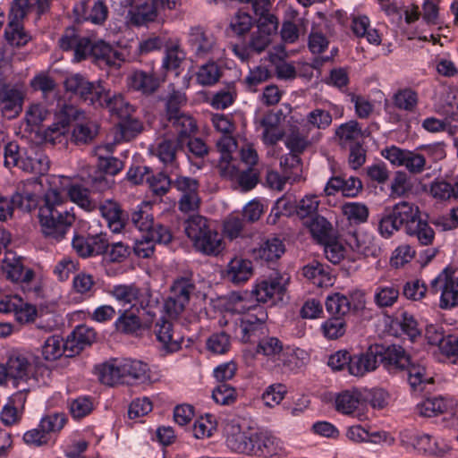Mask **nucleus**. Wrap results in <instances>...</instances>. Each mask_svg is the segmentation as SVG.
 <instances>
[{"label": "nucleus", "mask_w": 458, "mask_h": 458, "mask_svg": "<svg viewBox=\"0 0 458 458\" xmlns=\"http://www.w3.org/2000/svg\"><path fill=\"white\" fill-rule=\"evenodd\" d=\"M65 197L57 189H49L38 209V222L44 238L52 244L66 238L75 222L74 214L65 207Z\"/></svg>", "instance_id": "f257e3e1"}, {"label": "nucleus", "mask_w": 458, "mask_h": 458, "mask_svg": "<svg viewBox=\"0 0 458 458\" xmlns=\"http://www.w3.org/2000/svg\"><path fill=\"white\" fill-rule=\"evenodd\" d=\"M226 445L232 451L259 458H272L284 449L283 442L269 430L259 429L250 434L238 431L228 435Z\"/></svg>", "instance_id": "f03ea898"}, {"label": "nucleus", "mask_w": 458, "mask_h": 458, "mask_svg": "<svg viewBox=\"0 0 458 458\" xmlns=\"http://www.w3.org/2000/svg\"><path fill=\"white\" fill-rule=\"evenodd\" d=\"M2 271L5 278L19 286L28 299L37 300L44 296L41 279L32 268L24 265L21 257H6Z\"/></svg>", "instance_id": "7ed1b4c3"}, {"label": "nucleus", "mask_w": 458, "mask_h": 458, "mask_svg": "<svg viewBox=\"0 0 458 458\" xmlns=\"http://www.w3.org/2000/svg\"><path fill=\"white\" fill-rule=\"evenodd\" d=\"M420 214L418 205L402 200L385 208L378 221V232L382 237L388 239L401 229L405 231Z\"/></svg>", "instance_id": "20e7f679"}, {"label": "nucleus", "mask_w": 458, "mask_h": 458, "mask_svg": "<svg viewBox=\"0 0 458 458\" xmlns=\"http://www.w3.org/2000/svg\"><path fill=\"white\" fill-rule=\"evenodd\" d=\"M85 104L94 108L107 109L118 117H124L131 112H134L133 106L125 101L121 93L111 90L102 81H92Z\"/></svg>", "instance_id": "39448f33"}, {"label": "nucleus", "mask_w": 458, "mask_h": 458, "mask_svg": "<svg viewBox=\"0 0 458 458\" xmlns=\"http://www.w3.org/2000/svg\"><path fill=\"white\" fill-rule=\"evenodd\" d=\"M187 45L191 58L196 62L216 59L221 55L217 38L212 31L199 25L190 28Z\"/></svg>", "instance_id": "423d86ee"}, {"label": "nucleus", "mask_w": 458, "mask_h": 458, "mask_svg": "<svg viewBox=\"0 0 458 458\" xmlns=\"http://www.w3.org/2000/svg\"><path fill=\"white\" fill-rule=\"evenodd\" d=\"M151 206L147 202H141L131 214V222L149 237L156 240L159 244H168L172 242L173 235L170 229L159 223H155L153 215L150 213Z\"/></svg>", "instance_id": "0eeeda50"}, {"label": "nucleus", "mask_w": 458, "mask_h": 458, "mask_svg": "<svg viewBox=\"0 0 458 458\" xmlns=\"http://www.w3.org/2000/svg\"><path fill=\"white\" fill-rule=\"evenodd\" d=\"M29 7L30 0H13L12 3L9 21L4 30V37L12 46H24L30 39V36L24 31L21 23Z\"/></svg>", "instance_id": "6e6552de"}, {"label": "nucleus", "mask_w": 458, "mask_h": 458, "mask_svg": "<svg viewBox=\"0 0 458 458\" xmlns=\"http://www.w3.org/2000/svg\"><path fill=\"white\" fill-rule=\"evenodd\" d=\"M37 358L27 352L14 350L8 355L6 365L9 369L10 379H13L15 385L20 381L26 382L34 377L36 369L47 370L43 365H38Z\"/></svg>", "instance_id": "1a4fd4ad"}, {"label": "nucleus", "mask_w": 458, "mask_h": 458, "mask_svg": "<svg viewBox=\"0 0 458 458\" xmlns=\"http://www.w3.org/2000/svg\"><path fill=\"white\" fill-rule=\"evenodd\" d=\"M288 282V276L276 274L275 276L257 281L252 288V294L257 302H270L271 305H274L277 301H283Z\"/></svg>", "instance_id": "9d476101"}, {"label": "nucleus", "mask_w": 458, "mask_h": 458, "mask_svg": "<svg viewBox=\"0 0 458 458\" xmlns=\"http://www.w3.org/2000/svg\"><path fill=\"white\" fill-rule=\"evenodd\" d=\"M429 288L433 293L441 292L440 308L450 309L458 304V278L448 267L431 280Z\"/></svg>", "instance_id": "9b49d317"}, {"label": "nucleus", "mask_w": 458, "mask_h": 458, "mask_svg": "<svg viewBox=\"0 0 458 458\" xmlns=\"http://www.w3.org/2000/svg\"><path fill=\"white\" fill-rule=\"evenodd\" d=\"M195 284L191 279L181 277L171 286L170 295L165 302V309L172 318H177L189 304Z\"/></svg>", "instance_id": "f8f14e48"}, {"label": "nucleus", "mask_w": 458, "mask_h": 458, "mask_svg": "<svg viewBox=\"0 0 458 458\" xmlns=\"http://www.w3.org/2000/svg\"><path fill=\"white\" fill-rule=\"evenodd\" d=\"M401 440L404 445L425 454L441 456L449 450V446L445 443L425 433L404 430L401 433Z\"/></svg>", "instance_id": "ddd939ff"}, {"label": "nucleus", "mask_w": 458, "mask_h": 458, "mask_svg": "<svg viewBox=\"0 0 458 458\" xmlns=\"http://www.w3.org/2000/svg\"><path fill=\"white\" fill-rule=\"evenodd\" d=\"M267 313L264 308H256V312L244 315L236 329V336L242 343L254 342L265 333Z\"/></svg>", "instance_id": "4468645a"}, {"label": "nucleus", "mask_w": 458, "mask_h": 458, "mask_svg": "<svg viewBox=\"0 0 458 458\" xmlns=\"http://www.w3.org/2000/svg\"><path fill=\"white\" fill-rule=\"evenodd\" d=\"M94 42L89 38L81 36L74 27L67 28L59 38V47L64 51H73V60L81 62L91 55Z\"/></svg>", "instance_id": "2eb2a0df"}, {"label": "nucleus", "mask_w": 458, "mask_h": 458, "mask_svg": "<svg viewBox=\"0 0 458 458\" xmlns=\"http://www.w3.org/2000/svg\"><path fill=\"white\" fill-rule=\"evenodd\" d=\"M232 158L228 151L223 152L219 161V169L223 176L233 177L237 174V182L244 191L252 190L259 182V173L254 167L237 172L235 166L230 163Z\"/></svg>", "instance_id": "dca6fc26"}, {"label": "nucleus", "mask_w": 458, "mask_h": 458, "mask_svg": "<svg viewBox=\"0 0 458 458\" xmlns=\"http://www.w3.org/2000/svg\"><path fill=\"white\" fill-rule=\"evenodd\" d=\"M127 6V18L130 24L141 27L153 22L157 18L159 11L149 0H124Z\"/></svg>", "instance_id": "f3484780"}, {"label": "nucleus", "mask_w": 458, "mask_h": 458, "mask_svg": "<svg viewBox=\"0 0 458 458\" xmlns=\"http://www.w3.org/2000/svg\"><path fill=\"white\" fill-rule=\"evenodd\" d=\"M179 150H181V146L178 141L168 137L158 138L150 148L152 155L157 157L164 166L169 169L170 173L179 169L177 159Z\"/></svg>", "instance_id": "a211bd4d"}, {"label": "nucleus", "mask_w": 458, "mask_h": 458, "mask_svg": "<svg viewBox=\"0 0 458 458\" xmlns=\"http://www.w3.org/2000/svg\"><path fill=\"white\" fill-rule=\"evenodd\" d=\"M378 361H380L389 373L397 374L404 371L405 368L410 364L411 356L400 345H390L385 348L379 345Z\"/></svg>", "instance_id": "6ab92c4d"}, {"label": "nucleus", "mask_w": 458, "mask_h": 458, "mask_svg": "<svg viewBox=\"0 0 458 458\" xmlns=\"http://www.w3.org/2000/svg\"><path fill=\"white\" fill-rule=\"evenodd\" d=\"M154 333L165 354L178 352L182 348L183 337L174 331L172 322L166 319L158 320L155 325Z\"/></svg>", "instance_id": "aec40b11"}, {"label": "nucleus", "mask_w": 458, "mask_h": 458, "mask_svg": "<svg viewBox=\"0 0 458 458\" xmlns=\"http://www.w3.org/2000/svg\"><path fill=\"white\" fill-rule=\"evenodd\" d=\"M95 330L87 325L77 326L67 336L64 347L67 352V357L79 354L86 347L90 346L96 340Z\"/></svg>", "instance_id": "412c9836"}, {"label": "nucleus", "mask_w": 458, "mask_h": 458, "mask_svg": "<svg viewBox=\"0 0 458 458\" xmlns=\"http://www.w3.org/2000/svg\"><path fill=\"white\" fill-rule=\"evenodd\" d=\"M84 117L85 113L81 109L72 105L64 104L56 114L55 122L48 127L47 135L52 140L57 139L69 131L72 122L82 120Z\"/></svg>", "instance_id": "4be33fe9"}, {"label": "nucleus", "mask_w": 458, "mask_h": 458, "mask_svg": "<svg viewBox=\"0 0 458 458\" xmlns=\"http://www.w3.org/2000/svg\"><path fill=\"white\" fill-rule=\"evenodd\" d=\"M90 57L93 63L102 69L106 67L119 68L124 60L121 52L104 40L94 42L91 47Z\"/></svg>", "instance_id": "5701e85b"}, {"label": "nucleus", "mask_w": 458, "mask_h": 458, "mask_svg": "<svg viewBox=\"0 0 458 458\" xmlns=\"http://www.w3.org/2000/svg\"><path fill=\"white\" fill-rule=\"evenodd\" d=\"M22 104L23 96L20 89L7 83L0 88L1 113L4 118H16L22 111Z\"/></svg>", "instance_id": "b1692460"}, {"label": "nucleus", "mask_w": 458, "mask_h": 458, "mask_svg": "<svg viewBox=\"0 0 458 458\" xmlns=\"http://www.w3.org/2000/svg\"><path fill=\"white\" fill-rule=\"evenodd\" d=\"M379 345L370 346L365 352L350 356L348 371L355 377H362L377 369L378 363Z\"/></svg>", "instance_id": "393cba45"}, {"label": "nucleus", "mask_w": 458, "mask_h": 458, "mask_svg": "<svg viewBox=\"0 0 458 458\" xmlns=\"http://www.w3.org/2000/svg\"><path fill=\"white\" fill-rule=\"evenodd\" d=\"M192 247L203 255L216 257L225 250V242L222 234L211 225L201 237L197 238Z\"/></svg>", "instance_id": "a878e982"}, {"label": "nucleus", "mask_w": 458, "mask_h": 458, "mask_svg": "<svg viewBox=\"0 0 458 458\" xmlns=\"http://www.w3.org/2000/svg\"><path fill=\"white\" fill-rule=\"evenodd\" d=\"M362 189L363 184L358 177L333 176L326 184L324 191L327 196H332L341 191L344 197L354 198L359 195Z\"/></svg>", "instance_id": "bb28decb"}, {"label": "nucleus", "mask_w": 458, "mask_h": 458, "mask_svg": "<svg viewBox=\"0 0 458 458\" xmlns=\"http://www.w3.org/2000/svg\"><path fill=\"white\" fill-rule=\"evenodd\" d=\"M271 42V38L256 30L251 33L247 43L235 44L233 47V51L238 58L245 62L253 55H259L264 52Z\"/></svg>", "instance_id": "cd10ccee"}, {"label": "nucleus", "mask_w": 458, "mask_h": 458, "mask_svg": "<svg viewBox=\"0 0 458 458\" xmlns=\"http://www.w3.org/2000/svg\"><path fill=\"white\" fill-rule=\"evenodd\" d=\"M49 167L48 157L42 150L30 148V150H24V157L20 161L19 169L25 173L44 175L48 172Z\"/></svg>", "instance_id": "c85d7f7f"}, {"label": "nucleus", "mask_w": 458, "mask_h": 458, "mask_svg": "<svg viewBox=\"0 0 458 458\" xmlns=\"http://www.w3.org/2000/svg\"><path fill=\"white\" fill-rule=\"evenodd\" d=\"M33 195L30 193L22 194L14 192L11 198L0 197V221L4 222L11 218L15 208L30 212L31 210V202Z\"/></svg>", "instance_id": "c756f323"}, {"label": "nucleus", "mask_w": 458, "mask_h": 458, "mask_svg": "<svg viewBox=\"0 0 458 458\" xmlns=\"http://www.w3.org/2000/svg\"><path fill=\"white\" fill-rule=\"evenodd\" d=\"M99 212L107 223L108 228L114 233H121L128 218L120 205L111 199L105 200L99 207Z\"/></svg>", "instance_id": "7c9ffc66"}, {"label": "nucleus", "mask_w": 458, "mask_h": 458, "mask_svg": "<svg viewBox=\"0 0 458 458\" xmlns=\"http://www.w3.org/2000/svg\"><path fill=\"white\" fill-rule=\"evenodd\" d=\"M330 266L312 260L302 267V276L313 284L323 287L331 285L333 278Z\"/></svg>", "instance_id": "2f4dec72"}, {"label": "nucleus", "mask_w": 458, "mask_h": 458, "mask_svg": "<svg viewBox=\"0 0 458 458\" xmlns=\"http://www.w3.org/2000/svg\"><path fill=\"white\" fill-rule=\"evenodd\" d=\"M172 129L174 132V140L178 144L183 142L192 136L196 135L199 131L197 121L189 114H181L178 117H172L169 121Z\"/></svg>", "instance_id": "473e14b6"}, {"label": "nucleus", "mask_w": 458, "mask_h": 458, "mask_svg": "<svg viewBox=\"0 0 458 458\" xmlns=\"http://www.w3.org/2000/svg\"><path fill=\"white\" fill-rule=\"evenodd\" d=\"M121 367L126 383H130L131 380L138 383H146L150 380V369L146 362L124 358L122 359Z\"/></svg>", "instance_id": "72a5a7b5"}, {"label": "nucleus", "mask_w": 458, "mask_h": 458, "mask_svg": "<svg viewBox=\"0 0 458 458\" xmlns=\"http://www.w3.org/2000/svg\"><path fill=\"white\" fill-rule=\"evenodd\" d=\"M363 395L362 391L358 389L342 391L335 395V408L342 414H352L360 405L364 403Z\"/></svg>", "instance_id": "f704fd0d"}, {"label": "nucleus", "mask_w": 458, "mask_h": 458, "mask_svg": "<svg viewBox=\"0 0 458 458\" xmlns=\"http://www.w3.org/2000/svg\"><path fill=\"white\" fill-rule=\"evenodd\" d=\"M121 365L122 359L115 358L97 366L96 370L100 382L110 386L118 383H124Z\"/></svg>", "instance_id": "c9c22d12"}, {"label": "nucleus", "mask_w": 458, "mask_h": 458, "mask_svg": "<svg viewBox=\"0 0 458 458\" xmlns=\"http://www.w3.org/2000/svg\"><path fill=\"white\" fill-rule=\"evenodd\" d=\"M130 86L145 95L154 93L160 85V78L154 72L137 70L129 77Z\"/></svg>", "instance_id": "e433bc0d"}, {"label": "nucleus", "mask_w": 458, "mask_h": 458, "mask_svg": "<svg viewBox=\"0 0 458 458\" xmlns=\"http://www.w3.org/2000/svg\"><path fill=\"white\" fill-rule=\"evenodd\" d=\"M303 224L309 229L312 237L319 243L327 242L334 238L332 224L320 215H315Z\"/></svg>", "instance_id": "4c0bfd02"}, {"label": "nucleus", "mask_w": 458, "mask_h": 458, "mask_svg": "<svg viewBox=\"0 0 458 458\" xmlns=\"http://www.w3.org/2000/svg\"><path fill=\"white\" fill-rule=\"evenodd\" d=\"M252 276V265L250 260L233 259L227 265L225 278L234 284L248 281Z\"/></svg>", "instance_id": "58836bf2"}, {"label": "nucleus", "mask_w": 458, "mask_h": 458, "mask_svg": "<svg viewBox=\"0 0 458 458\" xmlns=\"http://www.w3.org/2000/svg\"><path fill=\"white\" fill-rule=\"evenodd\" d=\"M404 232L410 237L416 238L420 244L425 246L432 244L435 239L434 229L429 225L426 219L421 217V214Z\"/></svg>", "instance_id": "ea45409f"}, {"label": "nucleus", "mask_w": 458, "mask_h": 458, "mask_svg": "<svg viewBox=\"0 0 458 458\" xmlns=\"http://www.w3.org/2000/svg\"><path fill=\"white\" fill-rule=\"evenodd\" d=\"M65 91L77 98L80 101L86 103L92 86V81L80 73L67 77L64 82Z\"/></svg>", "instance_id": "a19ab883"}, {"label": "nucleus", "mask_w": 458, "mask_h": 458, "mask_svg": "<svg viewBox=\"0 0 458 458\" xmlns=\"http://www.w3.org/2000/svg\"><path fill=\"white\" fill-rule=\"evenodd\" d=\"M73 11L78 19L81 18L84 21H89L97 25L103 24L108 16V8L104 1L101 0H98L94 3L88 14L85 13L84 3L75 5Z\"/></svg>", "instance_id": "79ce46f5"}, {"label": "nucleus", "mask_w": 458, "mask_h": 458, "mask_svg": "<svg viewBox=\"0 0 458 458\" xmlns=\"http://www.w3.org/2000/svg\"><path fill=\"white\" fill-rule=\"evenodd\" d=\"M213 224L204 216L194 214L190 215L183 221V230L186 236L193 244L198 237H201Z\"/></svg>", "instance_id": "37998d69"}, {"label": "nucleus", "mask_w": 458, "mask_h": 458, "mask_svg": "<svg viewBox=\"0 0 458 458\" xmlns=\"http://www.w3.org/2000/svg\"><path fill=\"white\" fill-rule=\"evenodd\" d=\"M196 72V80L202 86L216 84L222 76V69L215 59H206Z\"/></svg>", "instance_id": "c03bdc74"}, {"label": "nucleus", "mask_w": 458, "mask_h": 458, "mask_svg": "<svg viewBox=\"0 0 458 458\" xmlns=\"http://www.w3.org/2000/svg\"><path fill=\"white\" fill-rule=\"evenodd\" d=\"M231 301L233 304V311L241 314H250L256 312V308H263L257 302L252 290L250 292H233L231 294Z\"/></svg>", "instance_id": "a18cd8bd"}, {"label": "nucleus", "mask_w": 458, "mask_h": 458, "mask_svg": "<svg viewBox=\"0 0 458 458\" xmlns=\"http://www.w3.org/2000/svg\"><path fill=\"white\" fill-rule=\"evenodd\" d=\"M326 310L331 317L344 318L347 316L352 309L350 298L340 293H335L326 299Z\"/></svg>", "instance_id": "49530a36"}, {"label": "nucleus", "mask_w": 458, "mask_h": 458, "mask_svg": "<svg viewBox=\"0 0 458 458\" xmlns=\"http://www.w3.org/2000/svg\"><path fill=\"white\" fill-rule=\"evenodd\" d=\"M117 331L132 335L138 333L142 328L141 320L131 310H119V317L114 322Z\"/></svg>", "instance_id": "de8ad7c7"}, {"label": "nucleus", "mask_w": 458, "mask_h": 458, "mask_svg": "<svg viewBox=\"0 0 458 458\" xmlns=\"http://www.w3.org/2000/svg\"><path fill=\"white\" fill-rule=\"evenodd\" d=\"M393 104L399 110L406 112H414L419 103V95L411 88H403L398 89L393 95Z\"/></svg>", "instance_id": "09e8293b"}, {"label": "nucleus", "mask_w": 458, "mask_h": 458, "mask_svg": "<svg viewBox=\"0 0 458 458\" xmlns=\"http://www.w3.org/2000/svg\"><path fill=\"white\" fill-rule=\"evenodd\" d=\"M179 146H181V150L185 151L190 162H192L193 159H203L209 152V148L206 141L199 137H196V135Z\"/></svg>", "instance_id": "8fccbe9b"}, {"label": "nucleus", "mask_w": 458, "mask_h": 458, "mask_svg": "<svg viewBox=\"0 0 458 458\" xmlns=\"http://www.w3.org/2000/svg\"><path fill=\"white\" fill-rule=\"evenodd\" d=\"M284 252L283 242L277 238L266 241L257 250L258 257L267 262L276 260Z\"/></svg>", "instance_id": "3c124183"}, {"label": "nucleus", "mask_w": 458, "mask_h": 458, "mask_svg": "<svg viewBox=\"0 0 458 458\" xmlns=\"http://www.w3.org/2000/svg\"><path fill=\"white\" fill-rule=\"evenodd\" d=\"M67 195L72 202L76 203L85 210L90 211L96 206L89 198V190L81 184H70L67 187Z\"/></svg>", "instance_id": "603ef678"}, {"label": "nucleus", "mask_w": 458, "mask_h": 458, "mask_svg": "<svg viewBox=\"0 0 458 458\" xmlns=\"http://www.w3.org/2000/svg\"><path fill=\"white\" fill-rule=\"evenodd\" d=\"M399 288L395 284L377 287L374 295L375 303L380 308L392 307L398 300Z\"/></svg>", "instance_id": "864d4df0"}, {"label": "nucleus", "mask_w": 458, "mask_h": 458, "mask_svg": "<svg viewBox=\"0 0 458 458\" xmlns=\"http://www.w3.org/2000/svg\"><path fill=\"white\" fill-rule=\"evenodd\" d=\"M64 342L59 335L47 337L42 346L43 358L46 360H55L63 354L67 356V352L64 347Z\"/></svg>", "instance_id": "5fc2aeb1"}, {"label": "nucleus", "mask_w": 458, "mask_h": 458, "mask_svg": "<svg viewBox=\"0 0 458 458\" xmlns=\"http://www.w3.org/2000/svg\"><path fill=\"white\" fill-rule=\"evenodd\" d=\"M185 53L179 44H174L166 47L165 56L162 61V69L165 72L177 70L183 60Z\"/></svg>", "instance_id": "6e6d98bb"}, {"label": "nucleus", "mask_w": 458, "mask_h": 458, "mask_svg": "<svg viewBox=\"0 0 458 458\" xmlns=\"http://www.w3.org/2000/svg\"><path fill=\"white\" fill-rule=\"evenodd\" d=\"M109 293L120 304H129L133 307L135 299L137 298L138 294V286L134 284H116L113 286Z\"/></svg>", "instance_id": "4d7b16f0"}, {"label": "nucleus", "mask_w": 458, "mask_h": 458, "mask_svg": "<svg viewBox=\"0 0 458 458\" xmlns=\"http://www.w3.org/2000/svg\"><path fill=\"white\" fill-rule=\"evenodd\" d=\"M67 422V418L64 413H50L44 417L39 421V427L50 438L52 434L59 433Z\"/></svg>", "instance_id": "13d9d810"}, {"label": "nucleus", "mask_w": 458, "mask_h": 458, "mask_svg": "<svg viewBox=\"0 0 458 458\" xmlns=\"http://www.w3.org/2000/svg\"><path fill=\"white\" fill-rule=\"evenodd\" d=\"M403 166L412 174H420L426 169H430L432 165H428V161H425V157L417 147L414 150L407 151Z\"/></svg>", "instance_id": "bf43d9fd"}, {"label": "nucleus", "mask_w": 458, "mask_h": 458, "mask_svg": "<svg viewBox=\"0 0 458 458\" xmlns=\"http://www.w3.org/2000/svg\"><path fill=\"white\" fill-rule=\"evenodd\" d=\"M173 182L169 175L164 172H158L157 174H150L147 177V182L150 191L154 195L162 197L165 195L170 187L173 185Z\"/></svg>", "instance_id": "052dcab7"}, {"label": "nucleus", "mask_w": 458, "mask_h": 458, "mask_svg": "<svg viewBox=\"0 0 458 458\" xmlns=\"http://www.w3.org/2000/svg\"><path fill=\"white\" fill-rule=\"evenodd\" d=\"M335 135L339 138L342 144H347L363 137L364 133L360 123L355 120H351L338 126Z\"/></svg>", "instance_id": "680f3d73"}, {"label": "nucleus", "mask_w": 458, "mask_h": 458, "mask_svg": "<svg viewBox=\"0 0 458 458\" xmlns=\"http://www.w3.org/2000/svg\"><path fill=\"white\" fill-rule=\"evenodd\" d=\"M342 209L344 215L352 224L360 225L368 220L369 208L365 204L348 202L343 206Z\"/></svg>", "instance_id": "e2e57ef3"}, {"label": "nucleus", "mask_w": 458, "mask_h": 458, "mask_svg": "<svg viewBox=\"0 0 458 458\" xmlns=\"http://www.w3.org/2000/svg\"><path fill=\"white\" fill-rule=\"evenodd\" d=\"M212 398L218 404L231 405L236 402L237 392L228 383L218 384L212 391Z\"/></svg>", "instance_id": "0e129e2a"}, {"label": "nucleus", "mask_w": 458, "mask_h": 458, "mask_svg": "<svg viewBox=\"0 0 458 458\" xmlns=\"http://www.w3.org/2000/svg\"><path fill=\"white\" fill-rule=\"evenodd\" d=\"M321 330L325 337L337 339L344 335L346 331L345 319L340 317H330L322 324Z\"/></svg>", "instance_id": "69168bd1"}, {"label": "nucleus", "mask_w": 458, "mask_h": 458, "mask_svg": "<svg viewBox=\"0 0 458 458\" xmlns=\"http://www.w3.org/2000/svg\"><path fill=\"white\" fill-rule=\"evenodd\" d=\"M255 15L258 16L257 31L272 38V36L276 34L278 30L279 21L277 17L270 11Z\"/></svg>", "instance_id": "338daca9"}, {"label": "nucleus", "mask_w": 458, "mask_h": 458, "mask_svg": "<svg viewBox=\"0 0 458 458\" xmlns=\"http://www.w3.org/2000/svg\"><path fill=\"white\" fill-rule=\"evenodd\" d=\"M236 98V91L233 83H230L225 89L215 93L211 98L210 104L216 109H225L231 106Z\"/></svg>", "instance_id": "774afa93"}]
</instances>
